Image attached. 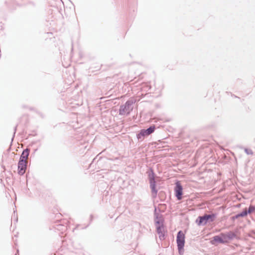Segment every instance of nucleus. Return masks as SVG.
Listing matches in <instances>:
<instances>
[{
  "label": "nucleus",
  "instance_id": "5",
  "mask_svg": "<svg viewBox=\"0 0 255 255\" xmlns=\"http://www.w3.org/2000/svg\"><path fill=\"white\" fill-rule=\"evenodd\" d=\"M156 128L154 125H152L146 129H141L136 134V138L139 142L142 141L144 138L152 133Z\"/></svg>",
  "mask_w": 255,
  "mask_h": 255
},
{
  "label": "nucleus",
  "instance_id": "8",
  "mask_svg": "<svg viewBox=\"0 0 255 255\" xmlns=\"http://www.w3.org/2000/svg\"><path fill=\"white\" fill-rule=\"evenodd\" d=\"M135 101L132 99L128 100L126 102L124 105H122L120 106L119 111V114L120 115H124L126 114V111L129 109L130 107L134 104Z\"/></svg>",
  "mask_w": 255,
  "mask_h": 255
},
{
  "label": "nucleus",
  "instance_id": "7",
  "mask_svg": "<svg viewBox=\"0 0 255 255\" xmlns=\"http://www.w3.org/2000/svg\"><path fill=\"white\" fill-rule=\"evenodd\" d=\"M183 186L180 181L176 180L174 187V195L178 200H181L183 196Z\"/></svg>",
  "mask_w": 255,
  "mask_h": 255
},
{
  "label": "nucleus",
  "instance_id": "6",
  "mask_svg": "<svg viewBox=\"0 0 255 255\" xmlns=\"http://www.w3.org/2000/svg\"><path fill=\"white\" fill-rule=\"evenodd\" d=\"M158 212H157V208L156 206H154V225L155 226V227H159L164 226V218L163 217V215L160 214L161 210L158 208Z\"/></svg>",
  "mask_w": 255,
  "mask_h": 255
},
{
  "label": "nucleus",
  "instance_id": "16",
  "mask_svg": "<svg viewBox=\"0 0 255 255\" xmlns=\"http://www.w3.org/2000/svg\"><path fill=\"white\" fill-rule=\"evenodd\" d=\"M245 152L248 155H252L253 154V152L251 149H248L247 148H245Z\"/></svg>",
  "mask_w": 255,
  "mask_h": 255
},
{
  "label": "nucleus",
  "instance_id": "3",
  "mask_svg": "<svg viewBox=\"0 0 255 255\" xmlns=\"http://www.w3.org/2000/svg\"><path fill=\"white\" fill-rule=\"evenodd\" d=\"M216 217V213L204 214L203 216H198L195 220V223L199 226H205L208 223L213 222Z\"/></svg>",
  "mask_w": 255,
  "mask_h": 255
},
{
  "label": "nucleus",
  "instance_id": "17",
  "mask_svg": "<svg viewBox=\"0 0 255 255\" xmlns=\"http://www.w3.org/2000/svg\"><path fill=\"white\" fill-rule=\"evenodd\" d=\"M17 125H16L14 128V132H13V135H12V137L11 138V143H12L13 140V139L14 138V136H15V133H16V129H17Z\"/></svg>",
  "mask_w": 255,
  "mask_h": 255
},
{
  "label": "nucleus",
  "instance_id": "21",
  "mask_svg": "<svg viewBox=\"0 0 255 255\" xmlns=\"http://www.w3.org/2000/svg\"><path fill=\"white\" fill-rule=\"evenodd\" d=\"M234 97H235V98H238V97H237V96H235V95H234Z\"/></svg>",
  "mask_w": 255,
  "mask_h": 255
},
{
  "label": "nucleus",
  "instance_id": "9",
  "mask_svg": "<svg viewBox=\"0 0 255 255\" xmlns=\"http://www.w3.org/2000/svg\"><path fill=\"white\" fill-rule=\"evenodd\" d=\"M27 163L22 160H19L17 164V173L19 175H23L27 169Z\"/></svg>",
  "mask_w": 255,
  "mask_h": 255
},
{
  "label": "nucleus",
  "instance_id": "1",
  "mask_svg": "<svg viewBox=\"0 0 255 255\" xmlns=\"http://www.w3.org/2000/svg\"><path fill=\"white\" fill-rule=\"evenodd\" d=\"M236 237V234L232 231L221 233L219 235L215 236L212 238L210 243L212 245L215 246L219 244H227Z\"/></svg>",
  "mask_w": 255,
  "mask_h": 255
},
{
  "label": "nucleus",
  "instance_id": "2",
  "mask_svg": "<svg viewBox=\"0 0 255 255\" xmlns=\"http://www.w3.org/2000/svg\"><path fill=\"white\" fill-rule=\"evenodd\" d=\"M149 183V187L151 189V196L153 198H155L157 197L158 190L156 188V181L155 174L153 169L151 167H149L146 171Z\"/></svg>",
  "mask_w": 255,
  "mask_h": 255
},
{
  "label": "nucleus",
  "instance_id": "11",
  "mask_svg": "<svg viewBox=\"0 0 255 255\" xmlns=\"http://www.w3.org/2000/svg\"><path fill=\"white\" fill-rule=\"evenodd\" d=\"M30 153V149L28 148H26L23 149L20 156L19 160H22L24 161H26L27 157H28Z\"/></svg>",
  "mask_w": 255,
  "mask_h": 255
},
{
  "label": "nucleus",
  "instance_id": "10",
  "mask_svg": "<svg viewBox=\"0 0 255 255\" xmlns=\"http://www.w3.org/2000/svg\"><path fill=\"white\" fill-rule=\"evenodd\" d=\"M156 231L159 235V238L160 241H164L165 239L166 233L167 231L164 230V226H159L156 227Z\"/></svg>",
  "mask_w": 255,
  "mask_h": 255
},
{
  "label": "nucleus",
  "instance_id": "15",
  "mask_svg": "<svg viewBox=\"0 0 255 255\" xmlns=\"http://www.w3.org/2000/svg\"><path fill=\"white\" fill-rule=\"evenodd\" d=\"M55 228H56V229L62 231H65L67 229V227L61 224L56 225V227H55Z\"/></svg>",
  "mask_w": 255,
  "mask_h": 255
},
{
  "label": "nucleus",
  "instance_id": "20",
  "mask_svg": "<svg viewBox=\"0 0 255 255\" xmlns=\"http://www.w3.org/2000/svg\"><path fill=\"white\" fill-rule=\"evenodd\" d=\"M17 221H18V218H17V216H16V221L17 222Z\"/></svg>",
  "mask_w": 255,
  "mask_h": 255
},
{
  "label": "nucleus",
  "instance_id": "12",
  "mask_svg": "<svg viewBox=\"0 0 255 255\" xmlns=\"http://www.w3.org/2000/svg\"><path fill=\"white\" fill-rule=\"evenodd\" d=\"M246 214L245 213V211H244V210L243 209V210L240 212V213H237V214H236L235 215L233 216L232 217V219L233 220H235L236 219H238L239 218H240V217H246Z\"/></svg>",
  "mask_w": 255,
  "mask_h": 255
},
{
  "label": "nucleus",
  "instance_id": "14",
  "mask_svg": "<svg viewBox=\"0 0 255 255\" xmlns=\"http://www.w3.org/2000/svg\"><path fill=\"white\" fill-rule=\"evenodd\" d=\"M93 215H91L90 217V223L88 224H87V225H86L85 226H83L80 224H77V225H76V226L75 228V229H78L79 228H80V229H86L90 225L91 223L92 222V221L93 220Z\"/></svg>",
  "mask_w": 255,
  "mask_h": 255
},
{
  "label": "nucleus",
  "instance_id": "19",
  "mask_svg": "<svg viewBox=\"0 0 255 255\" xmlns=\"http://www.w3.org/2000/svg\"><path fill=\"white\" fill-rule=\"evenodd\" d=\"M251 232L252 233H253V234H255V230H252V231H251Z\"/></svg>",
  "mask_w": 255,
  "mask_h": 255
},
{
  "label": "nucleus",
  "instance_id": "4",
  "mask_svg": "<svg viewBox=\"0 0 255 255\" xmlns=\"http://www.w3.org/2000/svg\"><path fill=\"white\" fill-rule=\"evenodd\" d=\"M185 235L183 231L180 230L177 232L176 236V243L178 253L180 255H182L184 253V246L185 243Z\"/></svg>",
  "mask_w": 255,
  "mask_h": 255
},
{
  "label": "nucleus",
  "instance_id": "18",
  "mask_svg": "<svg viewBox=\"0 0 255 255\" xmlns=\"http://www.w3.org/2000/svg\"><path fill=\"white\" fill-rule=\"evenodd\" d=\"M95 159H93V161L92 162V163L90 164V166H92V164L94 163V161H95Z\"/></svg>",
  "mask_w": 255,
  "mask_h": 255
},
{
  "label": "nucleus",
  "instance_id": "13",
  "mask_svg": "<svg viewBox=\"0 0 255 255\" xmlns=\"http://www.w3.org/2000/svg\"><path fill=\"white\" fill-rule=\"evenodd\" d=\"M244 210L245 211L246 216H247L248 214H250L255 211V206L252 205H250L248 209L245 208L244 209Z\"/></svg>",
  "mask_w": 255,
  "mask_h": 255
}]
</instances>
